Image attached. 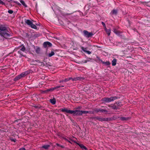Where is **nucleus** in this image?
<instances>
[{
	"instance_id": "nucleus-6",
	"label": "nucleus",
	"mask_w": 150,
	"mask_h": 150,
	"mask_svg": "<svg viewBox=\"0 0 150 150\" xmlns=\"http://www.w3.org/2000/svg\"><path fill=\"white\" fill-rule=\"evenodd\" d=\"M61 111L63 112H66L70 114H75V110H68L66 108L62 109Z\"/></svg>"
},
{
	"instance_id": "nucleus-5",
	"label": "nucleus",
	"mask_w": 150,
	"mask_h": 150,
	"mask_svg": "<svg viewBox=\"0 0 150 150\" xmlns=\"http://www.w3.org/2000/svg\"><path fill=\"white\" fill-rule=\"evenodd\" d=\"M20 50L18 51V53L21 55V56H23V52L25 50V48L24 46L19 47Z\"/></svg>"
},
{
	"instance_id": "nucleus-9",
	"label": "nucleus",
	"mask_w": 150,
	"mask_h": 150,
	"mask_svg": "<svg viewBox=\"0 0 150 150\" xmlns=\"http://www.w3.org/2000/svg\"><path fill=\"white\" fill-rule=\"evenodd\" d=\"M64 86H57L55 87L54 88L47 89V91H53V90H55V89H57V88H60L61 87H64Z\"/></svg>"
},
{
	"instance_id": "nucleus-25",
	"label": "nucleus",
	"mask_w": 150,
	"mask_h": 150,
	"mask_svg": "<svg viewBox=\"0 0 150 150\" xmlns=\"http://www.w3.org/2000/svg\"><path fill=\"white\" fill-rule=\"evenodd\" d=\"M25 72L26 75L28 74L31 73L32 72V71L31 70H29L25 71Z\"/></svg>"
},
{
	"instance_id": "nucleus-24",
	"label": "nucleus",
	"mask_w": 150,
	"mask_h": 150,
	"mask_svg": "<svg viewBox=\"0 0 150 150\" xmlns=\"http://www.w3.org/2000/svg\"><path fill=\"white\" fill-rule=\"evenodd\" d=\"M40 51V48L38 47H37L36 48L35 51L37 53H39Z\"/></svg>"
},
{
	"instance_id": "nucleus-31",
	"label": "nucleus",
	"mask_w": 150,
	"mask_h": 150,
	"mask_svg": "<svg viewBox=\"0 0 150 150\" xmlns=\"http://www.w3.org/2000/svg\"><path fill=\"white\" fill-rule=\"evenodd\" d=\"M0 4L4 5L5 4V3L3 2L1 0H0Z\"/></svg>"
},
{
	"instance_id": "nucleus-19",
	"label": "nucleus",
	"mask_w": 150,
	"mask_h": 150,
	"mask_svg": "<svg viewBox=\"0 0 150 150\" xmlns=\"http://www.w3.org/2000/svg\"><path fill=\"white\" fill-rule=\"evenodd\" d=\"M117 13V11L116 10L114 9L111 12V13L114 15H116Z\"/></svg>"
},
{
	"instance_id": "nucleus-16",
	"label": "nucleus",
	"mask_w": 150,
	"mask_h": 150,
	"mask_svg": "<svg viewBox=\"0 0 150 150\" xmlns=\"http://www.w3.org/2000/svg\"><path fill=\"white\" fill-rule=\"evenodd\" d=\"M108 106L112 108V109L114 110L117 109L118 108L117 107L116 105H113L111 106L110 105H108Z\"/></svg>"
},
{
	"instance_id": "nucleus-15",
	"label": "nucleus",
	"mask_w": 150,
	"mask_h": 150,
	"mask_svg": "<svg viewBox=\"0 0 150 150\" xmlns=\"http://www.w3.org/2000/svg\"><path fill=\"white\" fill-rule=\"evenodd\" d=\"M79 145L80 146V147L83 149L84 150H87L86 148L82 144H79Z\"/></svg>"
},
{
	"instance_id": "nucleus-10",
	"label": "nucleus",
	"mask_w": 150,
	"mask_h": 150,
	"mask_svg": "<svg viewBox=\"0 0 150 150\" xmlns=\"http://www.w3.org/2000/svg\"><path fill=\"white\" fill-rule=\"evenodd\" d=\"M95 111L97 112H108L107 110H104L103 109H96Z\"/></svg>"
},
{
	"instance_id": "nucleus-26",
	"label": "nucleus",
	"mask_w": 150,
	"mask_h": 150,
	"mask_svg": "<svg viewBox=\"0 0 150 150\" xmlns=\"http://www.w3.org/2000/svg\"><path fill=\"white\" fill-rule=\"evenodd\" d=\"M20 75L21 78L22 77H23L25 76L26 75L24 72L22 73Z\"/></svg>"
},
{
	"instance_id": "nucleus-14",
	"label": "nucleus",
	"mask_w": 150,
	"mask_h": 150,
	"mask_svg": "<svg viewBox=\"0 0 150 150\" xmlns=\"http://www.w3.org/2000/svg\"><path fill=\"white\" fill-rule=\"evenodd\" d=\"M50 102L53 105L55 104L56 101L55 98L51 99L50 100Z\"/></svg>"
},
{
	"instance_id": "nucleus-1",
	"label": "nucleus",
	"mask_w": 150,
	"mask_h": 150,
	"mask_svg": "<svg viewBox=\"0 0 150 150\" xmlns=\"http://www.w3.org/2000/svg\"><path fill=\"white\" fill-rule=\"evenodd\" d=\"M11 35L8 28L5 25H0V40H4V38L8 39Z\"/></svg>"
},
{
	"instance_id": "nucleus-21",
	"label": "nucleus",
	"mask_w": 150,
	"mask_h": 150,
	"mask_svg": "<svg viewBox=\"0 0 150 150\" xmlns=\"http://www.w3.org/2000/svg\"><path fill=\"white\" fill-rule=\"evenodd\" d=\"M107 118H98V120H99V121H105L107 120L106 119Z\"/></svg>"
},
{
	"instance_id": "nucleus-13",
	"label": "nucleus",
	"mask_w": 150,
	"mask_h": 150,
	"mask_svg": "<svg viewBox=\"0 0 150 150\" xmlns=\"http://www.w3.org/2000/svg\"><path fill=\"white\" fill-rule=\"evenodd\" d=\"M103 64H105V65L108 66L110 64V63L109 61H106V62H103L102 60H100Z\"/></svg>"
},
{
	"instance_id": "nucleus-33",
	"label": "nucleus",
	"mask_w": 150,
	"mask_h": 150,
	"mask_svg": "<svg viewBox=\"0 0 150 150\" xmlns=\"http://www.w3.org/2000/svg\"><path fill=\"white\" fill-rule=\"evenodd\" d=\"M86 53L88 54H90L91 53V52L88 51H86Z\"/></svg>"
},
{
	"instance_id": "nucleus-28",
	"label": "nucleus",
	"mask_w": 150,
	"mask_h": 150,
	"mask_svg": "<svg viewBox=\"0 0 150 150\" xmlns=\"http://www.w3.org/2000/svg\"><path fill=\"white\" fill-rule=\"evenodd\" d=\"M8 12L10 14H12L13 13V11L12 10H9Z\"/></svg>"
},
{
	"instance_id": "nucleus-27",
	"label": "nucleus",
	"mask_w": 150,
	"mask_h": 150,
	"mask_svg": "<svg viewBox=\"0 0 150 150\" xmlns=\"http://www.w3.org/2000/svg\"><path fill=\"white\" fill-rule=\"evenodd\" d=\"M81 49L85 52H86V51H87L86 50V48L83 47H82Z\"/></svg>"
},
{
	"instance_id": "nucleus-3",
	"label": "nucleus",
	"mask_w": 150,
	"mask_h": 150,
	"mask_svg": "<svg viewBox=\"0 0 150 150\" xmlns=\"http://www.w3.org/2000/svg\"><path fill=\"white\" fill-rule=\"evenodd\" d=\"M25 22L26 23L27 25H29L30 27L32 28L35 29L37 28V27L33 23V22L30 20H27L26 19H25Z\"/></svg>"
},
{
	"instance_id": "nucleus-36",
	"label": "nucleus",
	"mask_w": 150,
	"mask_h": 150,
	"mask_svg": "<svg viewBox=\"0 0 150 150\" xmlns=\"http://www.w3.org/2000/svg\"><path fill=\"white\" fill-rule=\"evenodd\" d=\"M96 58H97L100 61H101L100 60H101L100 59V58L98 57V56H97L96 57Z\"/></svg>"
},
{
	"instance_id": "nucleus-23",
	"label": "nucleus",
	"mask_w": 150,
	"mask_h": 150,
	"mask_svg": "<svg viewBox=\"0 0 150 150\" xmlns=\"http://www.w3.org/2000/svg\"><path fill=\"white\" fill-rule=\"evenodd\" d=\"M54 52L52 51L50 53L48 54L49 57H52V56L54 55Z\"/></svg>"
},
{
	"instance_id": "nucleus-7",
	"label": "nucleus",
	"mask_w": 150,
	"mask_h": 150,
	"mask_svg": "<svg viewBox=\"0 0 150 150\" xmlns=\"http://www.w3.org/2000/svg\"><path fill=\"white\" fill-rule=\"evenodd\" d=\"M83 32L85 37L88 38L91 37L93 35V34L92 33L88 32L86 30H84Z\"/></svg>"
},
{
	"instance_id": "nucleus-37",
	"label": "nucleus",
	"mask_w": 150,
	"mask_h": 150,
	"mask_svg": "<svg viewBox=\"0 0 150 150\" xmlns=\"http://www.w3.org/2000/svg\"><path fill=\"white\" fill-rule=\"evenodd\" d=\"M57 145L58 146H60L58 144H57Z\"/></svg>"
},
{
	"instance_id": "nucleus-20",
	"label": "nucleus",
	"mask_w": 150,
	"mask_h": 150,
	"mask_svg": "<svg viewBox=\"0 0 150 150\" xmlns=\"http://www.w3.org/2000/svg\"><path fill=\"white\" fill-rule=\"evenodd\" d=\"M50 146L48 145H46L42 146V148H44L46 149H47Z\"/></svg>"
},
{
	"instance_id": "nucleus-35",
	"label": "nucleus",
	"mask_w": 150,
	"mask_h": 150,
	"mask_svg": "<svg viewBox=\"0 0 150 150\" xmlns=\"http://www.w3.org/2000/svg\"><path fill=\"white\" fill-rule=\"evenodd\" d=\"M63 82H64V80H61V81H59V83H61Z\"/></svg>"
},
{
	"instance_id": "nucleus-34",
	"label": "nucleus",
	"mask_w": 150,
	"mask_h": 150,
	"mask_svg": "<svg viewBox=\"0 0 150 150\" xmlns=\"http://www.w3.org/2000/svg\"><path fill=\"white\" fill-rule=\"evenodd\" d=\"M18 150H25V149L24 148H21L20 149Z\"/></svg>"
},
{
	"instance_id": "nucleus-30",
	"label": "nucleus",
	"mask_w": 150,
	"mask_h": 150,
	"mask_svg": "<svg viewBox=\"0 0 150 150\" xmlns=\"http://www.w3.org/2000/svg\"><path fill=\"white\" fill-rule=\"evenodd\" d=\"M102 24L103 25L104 29L105 28H106V27L105 24L103 22H102Z\"/></svg>"
},
{
	"instance_id": "nucleus-29",
	"label": "nucleus",
	"mask_w": 150,
	"mask_h": 150,
	"mask_svg": "<svg viewBox=\"0 0 150 150\" xmlns=\"http://www.w3.org/2000/svg\"><path fill=\"white\" fill-rule=\"evenodd\" d=\"M120 119L122 120H127V119L125 117H121Z\"/></svg>"
},
{
	"instance_id": "nucleus-32",
	"label": "nucleus",
	"mask_w": 150,
	"mask_h": 150,
	"mask_svg": "<svg viewBox=\"0 0 150 150\" xmlns=\"http://www.w3.org/2000/svg\"><path fill=\"white\" fill-rule=\"evenodd\" d=\"M114 33L116 34H118V31L115 29L114 30Z\"/></svg>"
},
{
	"instance_id": "nucleus-39",
	"label": "nucleus",
	"mask_w": 150,
	"mask_h": 150,
	"mask_svg": "<svg viewBox=\"0 0 150 150\" xmlns=\"http://www.w3.org/2000/svg\"><path fill=\"white\" fill-rule=\"evenodd\" d=\"M16 140V139H14V140H13V141L14 142H15V140Z\"/></svg>"
},
{
	"instance_id": "nucleus-17",
	"label": "nucleus",
	"mask_w": 150,
	"mask_h": 150,
	"mask_svg": "<svg viewBox=\"0 0 150 150\" xmlns=\"http://www.w3.org/2000/svg\"><path fill=\"white\" fill-rule=\"evenodd\" d=\"M20 2L25 7H27V5L22 0H20Z\"/></svg>"
},
{
	"instance_id": "nucleus-12",
	"label": "nucleus",
	"mask_w": 150,
	"mask_h": 150,
	"mask_svg": "<svg viewBox=\"0 0 150 150\" xmlns=\"http://www.w3.org/2000/svg\"><path fill=\"white\" fill-rule=\"evenodd\" d=\"M117 59H114L112 62V66H114L116 64Z\"/></svg>"
},
{
	"instance_id": "nucleus-11",
	"label": "nucleus",
	"mask_w": 150,
	"mask_h": 150,
	"mask_svg": "<svg viewBox=\"0 0 150 150\" xmlns=\"http://www.w3.org/2000/svg\"><path fill=\"white\" fill-rule=\"evenodd\" d=\"M105 30V31L107 34L108 36H110L111 33V30L110 29H107V28L104 29Z\"/></svg>"
},
{
	"instance_id": "nucleus-2",
	"label": "nucleus",
	"mask_w": 150,
	"mask_h": 150,
	"mask_svg": "<svg viewBox=\"0 0 150 150\" xmlns=\"http://www.w3.org/2000/svg\"><path fill=\"white\" fill-rule=\"evenodd\" d=\"M118 97L117 96L112 97L110 98H104L102 99V100L105 103H110L114 101Z\"/></svg>"
},
{
	"instance_id": "nucleus-18",
	"label": "nucleus",
	"mask_w": 150,
	"mask_h": 150,
	"mask_svg": "<svg viewBox=\"0 0 150 150\" xmlns=\"http://www.w3.org/2000/svg\"><path fill=\"white\" fill-rule=\"evenodd\" d=\"M72 79L73 80V81H74V79H73L72 78H66V79H64V82H67L68 81H69V80H70L71 79Z\"/></svg>"
},
{
	"instance_id": "nucleus-4",
	"label": "nucleus",
	"mask_w": 150,
	"mask_h": 150,
	"mask_svg": "<svg viewBox=\"0 0 150 150\" xmlns=\"http://www.w3.org/2000/svg\"><path fill=\"white\" fill-rule=\"evenodd\" d=\"M75 114L77 115H81L83 114H87L89 113V112L84 110H75Z\"/></svg>"
},
{
	"instance_id": "nucleus-8",
	"label": "nucleus",
	"mask_w": 150,
	"mask_h": 150,
	"mask_svg": "<svg viewBox=\"0 0 150 150\" xmlns=\"http://www.w3.org/2000/svg\"><path fill=\"white\" fill-rule=\"evenodd\" d=\"M44 47L45 48L51 47L52 46V44L49 42H45L43 44Z\"/></svg>"
},
{
	"instance_id": "nucleus-38",
	"label": "nucleus",
	"mask_w": 150,
	"mask_h": 150,
	"mask_svg": "<svg viewBox=\"0 0 150 150\" xmlns=\"http://www.w3.org/2000/svg\"><path fill=\"white\" fill-rule=\"evenodd\" d=\"M32 47H33V48H35V46H32Z\"/></svg>"
},
{
	"instance_id": "nucleus-22",
	"label": "nucleus",
	"mask_w": 150,
	"mask_h": 150,
	"mask_svg": "<svg viewBox=\"0 0 150 150\" xmlns=\"http://www.w3.org/2000/svg\"><path fill=\"white\" fill-rule=\"evenodd\" d=\"M21 78V77L20 75H19L18 76L16 77L14 79V80L15 81H16V80H18V79H19Z\"/></svg>"
}]
</instances>
